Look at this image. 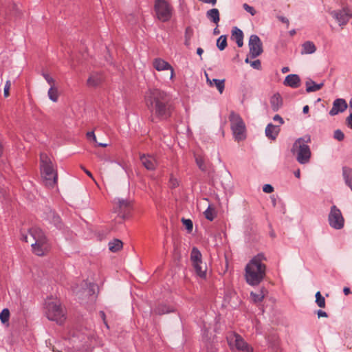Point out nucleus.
<instances>
[{
	"instance_id": "obj_1",
	"label": "nucleus",
	"mask_w": 352,
	"mask_h": 352,
	"mask_svg": "<svg viewBox=\"0 0 352 352\" xmlns=\"http://www.w3.org/2000/svg\"><path fill=\"white\" fill-rule=\"evenodd\" d=\"M169 97L166 92L159 89H149L145 95V103L153 116L166 120L170 116Z\"/></svg>"
},
{
	"instance_id": "obj_2",
	"label": "nucleus",
	"mask_w": 352,
	"mask_h": 352,
	"mask_svg": "<svg viewBox=\"0 0 352 352\" xmlns=\"http://www.w3.org/2000/svg\"><path fill=\"white\" fill-rule=\"evenodd\" d=\"M266 257L259 253L253 256L245 267L244 278L251 286L258 285L266 276L267 266L265 263Z\"/></svg>"
},
{
	"instance_id": "obj_3",
	"label": "nucleus",
	"mask_w": 352,
	"mask_h": 352,
	"mask_svg": "<svg viewBox=\"0 0 352 352\" xmlns=\"http://www.w3.org/2000/svg\"><path fill=\"white\" fill-rule=\"evenodd\" d=\"M22 241L30 243L32 252L37 256H43L50 246L43 232L37 227H32L27 234H22Z\"/></svg>"
},
{
	"instance_id": "obj_4",
	"label": "nucleus",
	"mask_w": 352,
	"mask_h": 352,
	"mask_svg": "<svg viewBox=\"0 0 352 352\" xmlns=\"http://www.w3.org/2000/svg\"><path fill=\"white\" fill-rule=\"evenodd\" d=\"M40 170L45 186L54 188L57 183V170L50 157L45 153L40 155Z\"/></svg>"
},
{
	"instance_id": "obj_5",
	"label": "nucleus",
	"mask_w": 352,
	"mask_h": 352,
	"mask_svg": "<svg viewBox=\"0 0 352 352\" xmlns=\"http://www.w3.org/2000/svg\"><path fill=\"white\" fill-rule=\"evenodd\" d=\"M45 313L47 318L57 323L62 324L65 320V311L61 302L56 298H47L45 302Z\"/></svg>"
},
{
	"instance_id": "obj_6",
	"label": "nucleus",
	"mask_w": 352,
	"mask_h": 352,
	"mask_svg": "<svg viewBox=\"0 0 352 352\" xmlns=\"http://www.w3.org/2000/svg\"><path fill=\"white\" fill-rule=\"evenodd\" d=\"M310 141V136L308 135L297 139L293 144L292 152L300 164H305L309 162L311 153L307 143Z\"/></svg>"
},
{
	"instance_id": "obj_7",
	"label": "nucleus",
	"mask_w": 352,
	"mask_h": 352,
	"mask_svg": "<svg viewBox=\"0 0 352 352\" xmlns=\"http://www.w3.org/2000/svg\"><path fill=\"white\" fill-rule=\"evenodd\" d=\"M173 6L166 0H155L154 2V12L155 18L161 22L169 21L173 14Z\"/></svg>"
},
{
	"instance_id": "obj_8",
	"label": "nucleus",
	"mask_w": 352,
	"mask_h": 352,
	"mask_svg": "<svg viewBox=\"0 0 352 352\" xmlns=\"http://www.w3.org/2000/svg\"><path fill=\"white\" fill-rule=\"evenodd\" d=\"M229 120L234 139L237 141L245 140L246 128L241 117L238 113L232 111Z\"/></svg>"
},
{
	"instance_id": "obj_9",
	"label": "nucleus",
	"mask_w": 352,
	"mask_h": 352,
	"mask_svg": "<svg viewBox=\"0 0 352 352\" xmlns=\"http://www.w3.org/2000/svg\"><path fill=\"white\" fill-rule=\"evenodd\" d=\"M229 344L234 352H254L253 347L237 333L230 338Z\"/></svg>"
},
{
	"instance_id": "obj_10",
	"label": "nucleus",
	"mask_w": 352,
	"mask_h": 352,
	"mask_svg": "<svg viewBox=\"0 0 352 352\" xmlns=\"http://www.w3.org/2000/svg\"><path fill=\"white\" fill-rule=\"evenodd\" d=\"M329 226L336 230H340L344 226V219L340 210L335 205L332 206L328 215Z\"/></svg>"
},
{
	"instance_id": "obj_11",
	"label": "nucleus",
	"mask_w": 352,
	"mask_h": 352,
	"mask_svg": "<svg viewBox=\"0 0 352 352\" xmlns=\"http://www.w3.org/2000/svg\"><path fill=\"white\" fill-rule=\"evenodd\" d=\"M113 210L122 218L127 217L131 210L132 204L128 199H114L113 201Z\"/></svg>"
},
{
	"instance_id": "obj_12",
	"label": "nucleus",
	"mask_w": 352,
	"mask_h": 352,
	"mask_svg": "<svg viewBox=\"0 0 352 352\" xmlns=\"http://www.w3.org/2000/svg\"><path fill=\"white\" fill-rule=\"evenodd\" d=\"M248 46L250 50L249 54L252 58H256L263 52L262 42L260 38L256 34H252L250 36L249 38Z\"/></svg>"
},
{
	"instance_id": "obj_13",
	"label": "nucleus",
	"mask_w": 352,
	"mask_h": 352,
	"mask_svg": "<svg viewBox=\"0 0 352 352\" xmlns=\"http://www.w3.org/2000/svg\"><path fill=\"white\" fill-rule=\"evenodd\" d=\"M153 67L158 72L169 70L170 72V79L173 80L175 76L173 67L166 60L161 58H155L153 60Z\"/></svg>"
},
{
	"instance_id": "obj_14",
	"label": "nucleus",
	"mask_w": 352,
	"mask_h": 352,
	"mask_svg": "<svg viewBox=\"0 0 352 352\" xmlns=\"http://www.w3.org/2000/svg\"><path fill=\"white\" fill-rule=\"evenodd\" d=\"M333 17L336 19L340 25H345L351 19L352 14L350 10L344 8L338 11H333L331 12Z\"/></svg>"
},
{
	"instance_id": "obj_15",
	"label": "nucleus",
	"mask_w": 352,
	"mask_h": 352,
	"mask_svg": "<svg viewBox=\"0 0 352 352\" xmlns=\"http://www.w3.org/2000/svg\"><path fill=\"white\" fill-rule=\"evenodd\" d=\"M348 104L343 98H337L333 102V107L329 111L330 116H336L340 113L344 112L347 109Z\"/></svg>"
},
{
	"instance_id": "obj_16",
	"label": "nucleus",
	"mask_w": 352,
	"mask_h": 352,
	"mask_svg": "<svg viewBox=\"0 0 352 352\" xmlns=\"http://www.w3.org/2000/svg\"><path fill=\"white\" fill-rule=\"evenodd\" d=\"M140 161L142 165L149 170H153L157 166V162L155 157L149 155L140 156Z\"/></svg>"
},
{
	"instance_id": "obj_17",
	"label": "nucleus",
	"mask_w": 352,
	"mask_h": 352,
	"mask_svg": "<svg viewBox=\"0 0 352 352\" xmlns=\"http://www.w3.org/2000/svg\"><path fill=\"white\" fill-rule=\"evenodd\" d=\"M280 132V126L270 123L265 128V135L267 138L275 140Z\"/></svg>"
},
{
	"instance_id": "obj_18",
	"label": "nucleus",
	"mask_w": 352,
	"mask_h": 352,
	"mask_svg": "<svg viewBox=\"0 0 352 352\" xmlns=\"http://www.w3.org/2000/svg\"><path fill=\"white\" fill-rule=\"evenodd\" d=\"M231 38L236 43L239 47H241L243 45V33L237 27L232 28Z\"/></svg>"
},
{
	"instance_id": "obj_19",
	"label": "nucleus",
	"mask_w": 352,
	"mask_h": 352,
	"mask_svg": "<svg viewBox=\"0 0 352 352\" xmlns=\"http://www.w3.org/2000/svg\"><path fill=\"white\" fill-rule=\"evenodd\" d=\"M300 79L297 74H289L285 77L284 85L292 88H297L300 86Z\"/></svg>"
},
{
	"instance_id": "obj_20",
	"label": "nucleus",
	"mask_w": 352,
	"mask_h": 352,
	"mask_svg": "<svg viewBox=\"0 0 352 352\" xmlns=\"http://www.w3.org/2000/svg\"><path fill=\"white\" fill-rule=\"evenodd\" d=\"M103 80V77L100 74L94 73L90 75L87 79V85L89 87H96Z\"/></svg>"
},
{
	"instance_id": "obj_21",
	"label": "nucleus",
	"mask_w": 352,
	"mask_h": 352,
	"mask_svg": "<svg viewBox=\"0 0 352 352\" xmlns=\"http://www.w3.org/2000/svg\"><path fill=\"white\" fill-rule=\"evenodd\" d=\"M192 266L198 276H199L201 278H206L207 267L206 265L204 264L202 261H201V263H194L192 264Z\"/></svg>"
},
{
	"instance_id": "obj_22",
	"label": "nucleus",
	"mask_w": 352,
	"mask_h": 352,
	"mask_svg": "<svg viewBox=\"0 0 352 352\" xmlns=\"http://www.w3.org/2000/svg\"><path fill=\"white\" fill-rule=\"evenodd\" d=\"M206 81H207L208 84L210 86H212L213 83H214L217 89L219 91V93L222 94L224 90V87H225V80H219V79L210 80L208 77V74H206Z\"/></svg>"
},
{
	"instance_id": "obj_23",
	"label": "nucleus",
	"mask_w": 352,
	"mask_h": 352,
	"mask_svg": "<svg viewBox=\"0 0 352 352\" xmlns=\"http://www.w3.org/2000/svg\"><path fill=\"white\" fill-rule=\"evenodd\" d=\"M342 175L345 182V184L352 190V169L349 167L342 168Z\"/></svg>"
},
{
	"instance_id": "obj_24",
	"label": "nucleus",
	"mask_w": 352,
	"mask_h": 352,
	"mask_svg": "<svg viewBox=\"0 0 352 352\" xmlns=\"http://www.w3.org/2000/svg\"><path fill=\"white\" fill-rule=\"evenodd\" d=\"M206 16L208 19L215 24H218L219 22V12L217 8H212L207 11Z\"/></svg>"
},
{
	"instance_id": "obj_25",
	"label": "nucleus",
	"mask_w": 352,
	"mask_h": 352,
	"mask_svg": "<svg viewBox=\"0 0 352 352\" xmlns=\"http://www.w3.org/2000/svg\"><path fill=\"white\" fill-rule=\"evenodd\" d=\"M316 47L313 42L306 41L302 45L301 54H313L316 52Z\"/></svg>"
},
{
	"instance_id": "obj_26",
	"label": "nucleus",
	"mask_w": 352,
	"mask_h": 352,
	"mask_svg": "<svg viewBox=\"0 0 352 352\" xmlns=\"http://www.w3.org/2000/svg\"><path fill=\"white\" fill-rule=\"evenodd\" d=\"M108 245L111 252H117L122 248L123 243L120 239H115L109 241Z\"/></svg>"
},
{
	"instance_id": "obj_27",
	"label": "nucleus",
	"mask_w": 352,
	"mask_h": 352,
	"mask_svg": "<svg viewBox=\"0 0 352 352\" xmlns=\"http://www.w3.org/2000/svg\"><path fill=\"white\" fill-rule=\"evenodd\" d=\"M323 85V83L316 84L312 80H309L306 82V91L308 93L320 90Z\"/></svg>"
},
{
	"instance_id": "obj_28",
	"label": "nucleus",
	"mask_w": 352,
	"mask_h": 352,
	"mask_svg": "<svg viewBox=\"0 0 352 352\" xmlns=\"http://www.w3.org/2000/svg\"><path fill=\"white\" fill-rule=\"evenodd\" d=\"M272 108L274 111H277L282 105V98L280 94H274L270 100Z\"/></svg>"
},
{
	"instance_id": "obj_29",
	"label": "nucleus",
	"mask_w": 352,
	"mask_h": 352,
	"mask_svg": "<svg viewBox=\"0 0 352 352\" xmlns=\"http://www.w3.org/2000/svg\"><path fill=\"white\" fill-rule=\"evenodd\" d=\"M265 290L264 288H261L259 290L258 293H255L254 292H251L250 296H251L252 300L254 302H260L263 301V300L264 299L265 296Z\"/></svg>"
},
{
	"instance_id": "obj_30",
	"label": "nucleus",
	"mask_w": 352,
	"mask_h": 352,
	"mask_svg": "<svg viewBox=\"0 0 352 352\" xmlns=\"http://www.w3.org/2000/svg\"><path fill=\"white\" fill-rule=\"evenodd\" d=\"M202 256L200 251L197 248H193L190 254V260L192 263H201Z\"/></svg>"
},
{
	"instance_id": "obj_31",
	"label": "nucleus",
	"mask_w": 352,
	"mask_h": 352,
	"mask_svg": "<svg viewBox=\"0 0 352 352\" xmlns=\"http://www.w3.org/2000/svg\"><path fill=\"white\" fill-rule=\"evenodd\" d=\"M195 162L198 167L202 171H206L207 169L206 164L205 163L204 157L201 155H195Z\"/></svg>"
},
{
	"instance_id": "obj_32",
	"label": "nucleus",
	"mask_w": 352,
	"mask_h": 352,
	"mask_svg": "<svg viewBox=\"0 0 352 352\" xmlns=\"http://www.w3.org/2000/svg\"><path fill=\"white\" fill-rule=\"evenodd\" d=\"M206 219L212 221L214 220L216 216L215 210L211 205H209L207 209L204 212Z\"/></svg>"
},
{
	"instance_id": "obj_33",
	"label": "nucleus",
	"mask_w": 352,
	"mask_h": 352,
	"mask_svg": "<svg viewBox=\"0 0 352 352\" xmlns=\"http://www.w3.org/2000/svg\"><path fill=\"white\" fill-rule=\"evenodd\" d=\"M47 95L49 98L53 102H57L58 98V93L56 87H50L48 90Z\"/></svg>"
},
{
	"instance_id": "obj_34",
	"label": "nucleus",
	"mask_w": 352,
	"mask_h": 352,
	"mask_svg": "<svg viewBox=\"0 0 352 352\" xmlns=\"http://www.w3.org/2000/svg\"><path fill=\"white\" fill-rule=\"evenodd\" d=\"M173 311V309L166 305H160L157 308L155 309L154 312L156 314L162 315L165 314H168Z\"/></svg>"
},
{
	"instance_id": "obj_35",
	"label": "nucleus",
	"mask_w": 352,
	"mask_h": 352,
	"mask_svg": "<svg viewBox=\"0 0 352 352\" xmlns=\"http://www.w3.org/2000/svg\"><path fill=\"white\" fill-rule=\"evenodd\" d=\"M217 45L219 50H223L227 46L226 36L221 35L217 41Z\"/></svg>"
},
{
	"instance_id": "obj_36",
	"label": "nucleus",
	"mask_w": 352,
	"mask_h": 352,
	"mask_svg": "<svg viewBox=\"0 0 352 352\" xmlns=\"http://www.w3.org/2000/svg\"><path fill=\"white\" fill-rule=\"evenodd\" d=\"M316 302L319 307H320V308L325 307V299L321 295L320 292H317L316 294Z\"/></svg>"
},
{
	"instance_id": "obj_37",
	"label": "nucleus",
	"mask_w": 352,
	"mask_h": 352,
	"mask_svg": "<svg viewBox=\"0 0 352 352\" xmlns=\"http://www.w3.org/2000/svg\"><path fill=\"white\" fill-rule=\"evenodd\" d=\"M10 318V311L8 309H3L0 313V320L2 323L8 322Z\"/></svg>"
},
{
	"instance_id": "obj_38",
	"label": "nucleus",
	"mask_w": 352,
	"mask_h": 352,
	"mask_svg": "<svg viewBox=\"0 0 352 352\" xmlns=\"http://www.w3.org/2000/svg\"><path fill=\"white\" fill-rule=\"evenodd\" d=\"M245 62L246 63H250V65L254 68V69H260L261 68V61L257 59V60H255L254 61H250L249 60V58L247 57L245 60Z\"/></svg>"
},
{
	"instance_id": "obj_39",
	"label": "nucleus",
	"mask_w": 352,
	"mask_h": 352,
	"mask_svg": "<svg viewBox=\"0 0 352 352\" xmlns=\"http://www.w3.org/2000/svg\"><path fill=\"white\" fill-rule=\"evenodd\" d=\"M43 76L50 87H54L55 85L54 79L48 74L43 73Z\"/></svg>"
},
{
	"instance_id": "obj_40",
	"label": "nucleus",
	"mask_w": 352,
	"mask_h": 352,
	"mask_svg": "<svg viewBox=\"0 0 352 352\" xmlns=\"http://www.w3.org/2000/svg\"><path fill=\"white\" fill-rule=\"evenodd\" d=\"M334 138L338 141H342L344 138V135L342 131L337 129L334 132Z\"/></svg>"
},
{
	"instance_id": "obj_41",
	"label": "nucleus",
	"mask_w": 352,
	"mask_h": 352,
	"mask_svg": "<svg viewBox=\"0 0 352 352\" xmlns=\"http://www.w3.org/2000/svg\"><path fill=\"white\" fill-rule=\"evenodd\" d=\"M243 7L244 8V10L245 11H247L248 12H249L252 16H254L256 14V10H254V8L250 6H249L248 4L247 3H244L243 5Z\"/></svg>"
},
{
	"instance_id": "obj_42",
	"label": "nucleus",
	"mask_w": 352,
	"mask_h": 352,
	"mask_svg": "<svg viewBox=\"0 0 352 352\" xmlns=\"http://www.w3.org/2000/svg\"><path fill=\"white\" fill-rule=\"evenodd\" d=\"M182 222L188 230L191 231L192 230L193 225L190 219H182Z\"/></svg>"
},
{
	"instance_id": "obj_43",
	"label": "nucleus",
	"mask_w": 352,
	"mask_h": 352,
	"mask_svg": "<svg viewBox=\"0 0 352 352\" xmlns=\"http://www.w3.org/2000/svg\"><path fill=\"white\" fill-rule=\"evenodd\" d=\"M11 87L10 80H7L4 86L3 94L5 97H8L10 95V89Z\"/></svg>"
},
{
	"instance_id": "obj_44",
	"label": "nucleus",
	"mask_w": 352,
	"mask_h": 352,
	"mask_svg": "<svg viewBox=\"0 0 352 352\" xmlns=\"http://www.w3.org/2000/svg\"><path fill=\"white\" fill-rule=\"evenodd\" d=\"M50 216L52 217V222L57 226L60 222V217L58 215H56L54 212H50Z\"/></svg>"
},
{
	"instance_id": "obj_45",
	"label": "nucleus",
	"mask_w": 352,
	"mask_h": 352,
	"mask_svg": "<svg viewBox=\"0 0 352 352\" xmlns=\"http://www.w3.org/2000/svg\"><path fill=\"white\" fill-rule=\"evenodd\" d=\"M169 185L171 188H176L179 186V182L177 179L171 177L169 180Z\"/></svg>"
},
{
	"instance_id": "obj_46",
	"label": "nucleus",
	"mask_w": 352,
	"mask_h": 352,
	"mask_svg": "<svg viewBox=\"0 0 352 352\" xmlns=\"http://www.w3.org/2000/svg\"><path fill=\"white\" fill-rule=\"evenodd\" d=\"M263 190L266 193H271L274 191V188L270 184H265L263 187Z\"/></svg>"
},
{
	"instance_id": "obj_47",
	"label": "nucleus",
	"mask_w": 352,
	"mask_h": 352,
	"mask_svg": "<svg viewBox=\"0 0 352 352\" xmlns=\"http://www.w3.org/2000/svg\"><path fill=\"white\" fill-rule=\"evenodd\" d=\"M80 168H81V169H82V170L86 173V175H87V176H89L90 178H91V179H92V180L95 182V184H96V185H98V183H97V182L95 180V179H94V176H93L92 173H91L89 170H88L87 169H86L83 166H80Z\"/></svg>"
},
{
	"instance_id": "obj_48",
	"label": "nucleus",
	"mask_w": 352,
	"mask_h": 352,
	"mask_svg": "<svg viewBox=\"0 0 352 352\" xmlns=\"http://www.w3.org/2000/svg\"><path fill=\"white\" fill-rule=\"evenodd\" d=\"M346 124L349 128L352 129V113L346 118Z\"/></svg>"
},
{
	"instance_id": "obj_49",
	"label": "nucleus",
	"mask_w": 352,
	"mask_h": 352,
	"mask_svg": "<svg viewBox=\"0 0 352 352\" xmlns=\"http://www.w3.org/2000/svg\"><path fill=\"white\" fill-rule=\"evenodd\" d=\"M87 137L88 138H91L93 141L96 143H97L96 137L95 135V133L94 131H89L87 133Z\"/></svg>"
},
{
	"instance_id": "obj_50",
	"label": "nucleus",
	"mask_w": 352,
	"mask_h": 352,
	"mask_svg": "<svg viewBox=\"0 0 352 352\" xmlns=\"http://www.w3.org/2000/svg\"><path fill=\"white\" fill-rule=\"evenodd\" d=\"M317 315H318V318H320V317L327 318V317H328L327 314L325 311H324L322 310H320V309L318 310Z\"/></svg>"
},
{
	"instance_id": "obj_51",
	"label": "nucleus",
	"mask_w": 352,
	"mask_h": 352,
	"mask_svg": "<svg viewBox=\"0 0 352 352\" xmlns=\"http://www.w3.org/2000/svg\"><path fill=\"white\" fill-rule=\"evenodd\" d=\"M99 314H100V316L101 317V318L102 319L104 324L107 326V328H109L107 322L106 321V316H105L104 312L103 311H100L99 312Z\"/></svg>"
},
{
	"instance_id": "obj_52",
	"label": "nucleus",
	"mask_w": 352,
	"mask_h": 352,
	"mask_svg": "<svg viewBox=\"0 0 352 352\" xmlns=\"http://www.w3.org/2000/svg\"><path fill=\"white\" fill-rule=\"evenodd\" d=\"M273 120L274 121H278L280 122V124H283L284 123L283 118L278 114L274 116Z\"/></svg>"
},
{
	"instance_id": "obj_53",
	"label": "nucleus",
	"mask_w": 352,
	"mask_h": 352,
	"mask_svg": "<svg viewBox=\"0 0 352 352\" xmlns=\"http://www.w3.org/2000/svg\"><path fill=\"white\" fill-rule=\"evenodd\" d=\"M343 292L345 295H349L351 293V290L349 287H344L343 289Z\"/></svg>"
},
{
	"instance_id": "obj_54",
	"label": "nucleus",
	"mask_w": 352,
	"mask_h": 352,
	"mask_svg": "<svg viewBox=\"0 0 352 352\" xmlns=\"http://www.w3.org/2000/svg\"><path fill=\"white\" fill-rule=\"evenodd\" d=\"M294 175L297 178H300V169H298V170H296L294 172Z\"/></svg>"
},
{
	"instance_id": "obj_55",
	"label": "nucleus",
	"mask_w": 352,
	"mask_h": 352,
	"mask_svg": "<svg viewBox=\"0 0 352 352\" xmlns=\"http://www.w3.org/2000/svg\"><path fill=\"white\" fill-rule=\"evenodd\" d=\"M309 106H308V105H305V106L303 107L302 112H303L304 113H307L309 112Z\"/></svg>"
},
{
	"instance_id": "obj_56",
	"label": "nucleus",
	"mask_w": 352,
	"mask_h": 352,
	"mask_svg": "<svg viewBox=\"0 0 352 352\" xmlns=\"http://www.w3.org/2000/svg\"><path fill=\"white\" fill-rule=\"evenodd\" d=\"M281 71L283 74L287 73L289 71V68L288 67H283Z\"/></svg>"
},
{
	"instance_id": "obj_57",
	"label": "nucleus",
	"mask_w": 352,
	"mask_h": 352,
	"mask_svg": "<svg viewBox=\"0 0 352 352\" xmlns=\"http://www.w3.org/2000/svg\"><path fill=\"white\" fill-rule=\"evenodd\" d=\"M280 19L282 22L289 24V21L287 18L282 16L280 18Z\"/></svg>"
},
{
	"instance_id": "obj_58",
	"label": "nucleus",
	"mask_w": 352,
	"mask_h": 352,
	"mask_svg": "<svg viewBox=\"0 0 352 352\" xmlns=\"http://www.w3.org/2000/svg\"><path fill=\"white\" fill-rule=\"evenodd\" d=\"M203 52H204V50L202 48H201V47L197 48V54L201 55Z\"/></svg>"
},
{
	"instance_id": "obj_59",
	"label": "nucleus",
	"mask_w": 352,
	"mask_h": 352,
	"mask_svg": "<svg viewBox=\"0 0 352 352\" xmlns=\"http://www.w3.org/2000/svg\"><path fill=\"white\" fill-rule=\"evenodd\" d=\"M101 160L109 161V159L104 156L98 155Z\"/></svg>"
},
{
	"instance_id": "obj_60",
	"label": "nucleus",
	"mask_w": 352,
	"mask_h": 352,
	"mask_svg": "<svg viewBox=\"0 0 352 352\" xmlns=\"http://www.w3.org/2000/svg\"><path fill=\"white\" fill-rule=\"evenodd\" d=\"M3 146L1 142H0V156L3 154Z\"/></svg>"
},
{
	"instance_id": "obj_61",
	"label": "nucleus",
	"mask_w": 352,
	"mask_h": 352,
	"mask_svg": "<svg viewBox=\"0 0 352 352\" xmlns=\"http://www.w3.org/2000/svg\"><path fill=\"white\" fill-rule=\"evenodd\" d=\"M213 33H214V34H219V29H218L217 28H215L214 29Z\"/></svg>"
},
{
	"instance_id": "obj_62",
	"label": "nucleus",
	"mask_w": 352,
	"mask_h": 352,
	"mask_svg": "<svg viewBox=\"0 0 352 352\" xmlns=\"http://www.w3.org/2000/svg\"><path fill=\"white\" fill-rule=\"evenodd\" d=\"M98 145L99 146H102V147H106L108 146V144H105V143H98Z\"/></svg>"
},
{
	"instance_id": "obj_63",
	"label": "nucleus",
	"mask_w": 352,
	"mask_h": 352,
	"mask_svg": "<svg viewBox=\"0 0 352 352\" xmlns=\"http://www.w3.org/2000/svg\"><path fill=\"white\" fill-rule=\"evenodd\" d=\"M289 34H290V35H292V36L294 35V34H296V31H295V30H291V31L289 32Z\"/></svg>"
}]
</instances>
